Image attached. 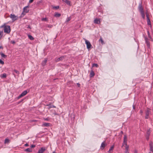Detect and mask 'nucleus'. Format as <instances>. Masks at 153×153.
Wrapping results in <instances>:
<instances>
[{
	"label": "nucleus",
	"mask_w": 153,
	"mask_h": 153,
	"mask_svg": "<svg viewBox=\"0 0 153 153\" xmlns=\"http://www.w3.org/2000/svg\"><path fill=\"white\" fill-rule=\"evenodd\" d=\"M138 9L141 13L142 17L143 19H145V15L143 11V8L142 6V3H140L139 4Z\"/></svg>",
	"instance_id": "nucleus-1"
},
{
	"label": "nucleus",
	"mask_w": 153,
	"mask_h": 153,
	"mask_svg": "<svg viewBox=\"0 0 153 153\" xmlns=\"http://www.w3.org/2000/svg\"><path fill=\"white\" fill-rule=\"evenodd\" d=\"M4 32L5 33H9L10 32V27L9 25H7L5 26V28L4 29Z\"/></svg>",
	"instance_id": "nucleus-2"
},
{
	"label": "nucleus",
	"mask_w": 153,
	"mask_h": 153,
	"mask_svg": "<svg viewBox=\"0 0 153 153\" xmlns=\"http://www.w3.org/2000/svg\"><path fill=\"white\" fill-rule=\"evenodd\" d=\"M84 39L85 41V43L86 45L87 48L88 50L90 49L91 47L92 46V45L90 42L85 39Z\"/></svg>",
	"instance_id": "nucleus-3"
},
{
	"label": "nucleus",
	"mask_w": 153,
	"mask_h": 153,
	"mask_svg": "<svg viewBox=\"0 0 153 153\" xmlns=\"http://www.w3.org/2000/svg\"><path fill=\"white\" fill-rule=\"evenodd\" d=\"M151 113V111L150 109L148 108L147 110L146 111V116L145 117L146 119H148L149 118V116Z\"/></svg>",
	"instance_id": "nucleus-4"
},
{
	"label": "nucleus",
	"mask_w": 153,
	"mask_h": 153,
	"mask_svg": "<svg viewBox=\"0 0 153 153\" xmlns=\"http://www.w3.org/2000/svg\"><path fill=\"white\" fill-rule=\"evenodd\" d=\"M124 145L126 146H127V138L126 135H125L124 136V140L122 147H123Z\"/></svg>",
	"instance_id": "nucleus-5"
},
{
	"label": "nucleus",
	"mask_w": 153,
	"mask_h": 153,
	"mask_svg": "<svg viewBox=\"0 0 153 153\" xmlns=\"http://www.w3.org/2000/svg\"><path fill=\"white\" fill-rule=\"evenodd\" d=\"M145 39L147 47L149 48L150 46V42L149 40V39L147 37L145 36Z\"/></svg>",
	"instance_id": "nucleus-6"
},
{
	"label": "nucleus",
	"mask_w": 153,
	"mask_h": 153,
	"mask_svg": "<svg viewBox=\"0 0 153 153\" xmlns=\"http://www.w3.org/2000/svg\"><path fill=\"white\" fill-rule=\"evenodd\" d=\"M10 17L11 19H12L13 22L17 19V16H16L14 14H11Z\"/></svg>",
	"instance_id": "nucleus-7"
},
{
	"label": "nucleus",
	"mask_w": 153,
	"mask_h": 153,
	"mask_svg": "<svg viewBox=\"0 0 153 153\" xmlns=\"http://www.w3.org/2000/svg\"><path fill=\"white\" fill-rule=\"evenodd\" d=\"M150 147V150L153 152V143L152 141H150L149 143Z\"/></svg>",
	"instance_id": "nucleus-8"
},
{
	"label": "nucleus",
	"mask_w": 153,
	"mask_h": 153,
	"mask_svg": "<svg viewBox=\"0 0 153 153\" xmlns=\"http://www.w3.org/2000/svg\"><path fill=\"white\" fill-rule=\"evenodd\" d=\"M28 8H29L28 6L24 7L23 8V12L26 13H28L29 11V10L28 9Z\"/></svg>",
	"instance_id": "nucleus-9"
},
{
	"label": "nucleus",
	"mask_w": 153,
	"mask_h": 153,
	"mask_svg": "<svg viewBox=\"0 0 153 153\" xmlns=\"http://www.w3.org/2000/svg\"><path fill=\"white\" fill-rule=\"evenodd\" d=\"M45 150L44 147H42L40 149L37 153H43Z\"/></svg>",
	"instance_id": "nucleus-10"
},
{
	"label": "nucleus",
	"mask_w": 153,
	"mask_h": 153,
	"mask_svg": "<svg viewBox=\"0 0 153 153\" xmlns=\"http://www.w3.org/2000/svg\"><path fill=\"white\" fill-rule=\"evenodd\" d=\"M48 59L47 58L45 59L42 62L41 64L42 65L44 66L46 64V63Z\"/></svg>",
	"instance_id": "nucleus-11"
},
{
	"label": "nucleus",
	"mask_w": 153,
	"mask_h": 153,
	"mask_svg": "<svg viewBox=\"0 0 153 153\" xmlns=\"http://www.w3.org/2000/svg\"><path fill=\"white\" fill-rule=\"evenodd\" d=\"M106 146V144L105 143L104 141L101 143L100 148L102 150H103Z\"/></svg>",
	"instance_id": "nucleus-12"
},
{
	"label": "nucleus",
	"mask_w": 153,
	"mask_h": 153,
	"mask_svg": "<svg viewBox=\"0 0 153 153\" xmlns=\"http://www.w3.org/2000/svg\"><path fill=\"white\" fill-rule=\"evenodd\" d=\"M100 21L99 19H96L94 20V23L96 24H100Z\"/></svg>",
	"instance_id": "nucleus-13"
},
{
	"label": "nucleus",
	"mask_w": 153,
	"mask_h": 153,
	"mask_svg": "<svg viewBox=\"0 0 153 153\" xmlns=\"http://www.w3.org/2000/svg\"><path fill=\"white\" fill-rule=\"evenodd\" d=\"M29 92V90L27 91V90H25L23 91L21 94L22 95L23 97L28 92Z\"/></svg>",
	"instance_id": "nucleus-14"
},
{
	"label": "nucleus",
	"mask_w": 153,
	"mask_h": 153,
	"mask_svg": "<svg viewBox=\"0 0 153 153\" xmlns=\"http://www.w3.org/2000/svg\"><path fill=\"white\" fill-rule=\"evenodd\" d=\"M114 145H113L110 148V149L108 151V153H112V151L113 149H114Z\"/></svg>",
	"instance_id": "nucleus-15"
},
{
	"label": "nucleus",
	"mask_w": 153,
	"mask_h": 153,
	"mask_svg": "<svg viewBox=\"0 0 153 153\" xmlns=\"http://www.w3.org/2000/svg\"><path fill=\"white\" fill-rule=\"evenodd\" d=\"M70 117L71 118V120H74L75 117V114L73 113L71 114L70 116Z\"/></svg>",
	"instance_id": "nucleus-16"
},
{
	"label": "nucleus",
	"mask_w": 153,
	"mask_h": 153,
	"mask_svg": "<svg viewBox=\"0 0 153 153\" xmlns=\"http://www.w3.org/2000/svg\"><path fill=\"white\" fill-rule=\"evenodd\" d=\"M64 58V56H61L60 57L58 58L56 60V62H59L60 60H63V59Z\"/></svg>",
	"instance_id": "nucleus-17"
},
{
	"label": "nucleus",
	"mask_w": 153,
	"mask_h": 153,
	"mask_svg": "<svg viewBox=\"0 0 153 153\" xmlns=\"http://www.w3.org/2000/svg\"><path fill=\"white\" fill-rule=\"evenodd\" d=\"M63 1L65 3L68 5L70 6L71 5V2L70 1L68 0H63Z\"/></svg>",
	"instance_id": "nucleus-18"
},
{
	"label": "nucleus",
	"mask_w": 153,
	"mask_h": 153,
	"mask_svg": "<svg viewBox=\"0 0 153 153\" xmlns=\"http://www.w3.org/2000/svg\"><path fill=\"white\" fill-rule=\"evenodd\" d=\"M95 75V73L92 70L91 72L90 73V77H93Z\"/></svg>",
	"instance_id": "nucleus-19"
},
{
	"label": "nucleus",
	"mask_w": 153,
	"mask_h": 153,
	"mask_svg": "<svg viewBox=\"0 0 153 153\" xmlns=\"http://www.w3.org/2000/svg\"><path fill=\"white\" fill-rule=\"evenodd\" d=\"M46 105V106H48L49 107L48 108L49 109L51 108H56V106H54L53 105H52L51 104H47Z\"/></svg>",
	"instance_id": "nucleus-20"
},
{
	"label": "nucleus",
	"mask_w": 153,
	"mask_h": 153,
	"mask_svg": "<svg viewBox=\"0 0 153 153\" xmlns=\"http://www.w3.org/2000/svg\"><path fill=\"white\" fill-rule=\"evenodd\" d=\"M50 123H45L43 124L42 126H50Z\"/></svg>",
	"instance_id": "nucleus-21"
},
{
	"label": "nucleus",
	"mask_w": 153,
	"mask_h": 153,
	"mask_svg": "<svg viewBox=\"0 0 153 153\" xmlns=\"http://www.w3.org/2000/svg\"><path fill=\"white\" fill-rule=\"evenodd\" d=\"M25 151L27 152H31L32 151V149H30V148H27V149H26L25 150Z\"/></svg>",
	"instance_id": "nucleus-22"
},
{
	"label": "nucleus",
	"mask_w": 153,
	"mask_h": 153,
	"mask_svg": "<svg viewBox=\"0 0 153 153\" xmlns=\"http://www.w3.org/2000/svg\"><path fill=\"white\" fill-rule=\"evenodd\" d=\"M61 14L60 13H56L55 14L54 16L57 17H59L61 16Z\"/></svg>",
	"instance_id": "nucleus-23"
},
{
	"label": "nucleus",
	"mask_w": 153,
	"mask_h": 153,
	"mask_svg": "<svg viewBox=\"0 0 153 153\" xmlns=\"http://www.w3.org/2000/svg\"><path fill=\"white\" fill-rule=\"evenodd\" d=\"M28 38L31 40H33L34 39V38L30 35L28 34Z\"/></svg>",
	"instance_id": "nucleus-24"
},
{
	"label": "nucleus",
	"mask_w": 153,
	"mask_h": 153,
	"mask_svg": "<svg viewBox=\"0 0 153 153\" xmlns=\"http://www.w3.org/2000/svg\"><path fill=\"white\" fill-rule=\"evenodd\" d=\"M0 54L1 55V57H4V58H6L7 56L3 53L2 52L0 53Z\"/></svg>",
	"instance_id": "nucleus-25"
},
{
	"label": "nucleus",
	"mask_w": 153,
	"mask_h": 153,
	"mask_svg": "<svg viewBox=\"0 0 153 153\" xmlns=\"http://www.w3.org/2000/svg\"><path fill=\"white\" fill-rule=\"evenodd\" d=\"M10 140L9 139H8L7 138H6L5 139V141H4V143L5 144L8 143H10Z\"/></svg>",
	"instance_id": "nucleus-26"
},
{
	"label": "nucleus",
	"mask_w": 153,
	"mask_h": 153,
	"mask_svg": "<svg viewBox=\"0 0 153 153\" xmlns=\"http://www.w3.org/2000/svg\"><path fill=\"white\" fill-rule=\"evenodd\" d=\"M147 19V24L148 25H150V26H151V23L150 22V19H149L148 18Z\"/></svg>",
	"instance_id": "nucleus-27"
},
{
	"label": "nucleus",
	"mask_w": 153,
	"mask_h": 153,
	"mask_svg": "<svg viewBox=\"0 0 153 153\" xmlns=\"http://www.w3.org/2000/svg\"><path fill=\"white\" fill-rule=\"evenodd\" d=\"M7 75L5 73H4L2 75H1V77L2 78H5L6 77Z\"/></svg>",
	"instance_id": "nucleus-28"
},
{
	"label": "nucleus",
	"mask_w": 153,
	"mask_h": 153,
	"mask_svg": "<svg viewBox=\"0 0 153 153\" xmlns=\"http://www.w3.org/2000/svg\"><path fill=\"white\" fill-rule=\"evenodd\" d=\"M150 129H149L147 131L146 136H149L150 135Z\"/></svg>",
	"instance_id": "nucleus-29"
},
{
	"label": "nucleus",
	"mask_w": 153,
	"mask_h": 153,
	"mask_svg": "<svg viewBox=\"0 0 153 153\" xmlns=\"http://www.w3.org/2000/svg\"><path fill=\"white\" fill-rule=\"evenodd\" d=\"M3 34V31H0V40L1 39V38L2 37Z\"/></svg>",
	"instance_id": "nucleus-30"
},
{
	"label": "nucleus",
	"mask_w": 153,
	"mask_h": 153,
	"mask_svg": "<svg viewBox=\"0 0 153 153\" xmlns=\"http://www.w3.org/2000/svg\"><path fill=\"white\" fill-rule=\"evenodd\" d=\"M41 20L42 21H48V19L47 18H43Z\"/></svg>",
	"instance_id": "nucleus-31"
},
{
	"label": "nucleus",
	"mask_w": 153,
	"mask_h": 153,
	"mask_svg": "<svg viewBox=\"0 0 153 153\" xmlns=\"http://www.w3.org/2000/svg\"><path fill=\"white\" fill-rule=\"evenodd\" d=\"M147 34L148 35V36L149 38L150 39H152V37L150 35V33L149 31H147Z\"/></svg>",
	"instance_id": "nucleus-32"
},
{
	"label": "nucleus",
	"mask_w": 153,
	"mask_h": 153,
	"mask_svg": "<svg viewBox=\"0 0 153 153\" xmlns=\"http://www.w3.org/2000/svg\"><path fill=\"white\" fill-rule=\"evenodd\" d=\"M99 41H100L102 44H104V41H103V39H102V38H101V37L100 39L99 40Z\"/></svg>",
	"instance_id": "nucleus-33"
},
{
	"label": "nucleus",
	"mask_w": 153,
	"mask_h": 153,
	"mask_svg": "<svg viewBox=\"0 0 153 153\" xmlns=\"http://www.w3.org/2000/svg\"><path fill=\"white\" fill-rule=\"evenodd\" d=\"M94 66H95L97 68L98 67L99 65L97 64L94 63L92 65V67H94Z\"/></svg>",
	"instance_id": "nucleus-34"
},
{
	"label": "nucleus",
	"mask_w": 153,
	"mask_h": 153,
	"mask_svg": "<svg viewBox=\"0 0 153 153\" xmlns=\"http://www.w3.org/2000/svg\"><path fill=\"white\" fill-rule=\"evenodd\" d=\"M71 19V18L70 17H68L67 20H66V22H68L69 21H70Z\"/></svg>",
	"instance_id": "nucleus-35"
},
{
	"label": "nucleus",
	"mask_w": 153,
	"mask_h": 153,
	"mask_svg": "<svg viewBox=\"0 0 153 153\" xmlns=\"http://www.w3.org/2000/svg\"><path fill=\"white\" fill-rule=\"evenodd\" d=\"M13 71L14 72H15L16 73L18 74H19V71L16 70H14Z\"/></svg>",
	"instance_id": "nucleus-36"
},
{
	"label": "nucleus",
	"mask_w": 153,
	"mask_h": 153,
	"mask_svg": "<svg viewBox=\"0 0 153 153\" xmlns=\"http://www.w3.org/2000/svg\"><path fill=\"white\" fill-rule=\"evenodd\" d=\"M146 17H147V19H148V18L149 19V15L148 14V13L147 12H146Z\"/></svg>",
	"instance_id": "nucleus-37"
},
{
	"label": "nucleus",
	"mask_w": 153,
	"mask_h": 153,
	"mask_svg": "<svg viewBox=\"0 0 153 153\" xmlns=\"http://www.w3.org/2000/svg\"><path fill=\"white\" fill-rule=\"evenodd\" d=\"M23 96H22V95L21 94H20L18 97H17V99H20V98H21V97H23Z\"/></svg>",
	"instance_id": "nucleus-38"
},
{
	"label": "nucleus",
	"mask_w": 153,
	"mask_h": 153,
	"mask_svg": "<svg viewBox=\"0 0 153 153\" xmlns=\"http://www.w3.org/2000/svg\"><path fill=\"white\" fill-rule=\"evenodd\" d=\"M23 96H22V95L21 94H20L18 97H17V99H20V98H21V97H23Z\"/></svg>",
	"instance_id": "nucleus-39"
},
{
	"label": "nucleus",
	"mask_w": 153,
	"mask_h": 153,
	"mask_svg": "<svg viewBox=\"0 0 153 153\" xmlns=\"http://www.w3.org/2000/svg\"><path fill=\"white\" fill-rule=\"evenodd\" d=\"M126 146L125 148V150H128L129 148V146L128 145H127V146Z\"/></svg>",
	"instance_id": "nucleus-40"
},
{
	"label": "nucleus",
	"mask_w": 153,
	"mask_h": 153,
	"mask_svg": "<svg viewBox=\"0 0 153 153\" xmlns=\"http://www.w3.org/2000/svg\"><path fill=\"white\" fill-rule=\"evenodd\" d=\"M0 63L2 65H3L4 62L1 59H0Z\"/></svg>",
	"instance_id": "nucleus-41"
},
{
	"label": "nucleus",
	"mask_w": 153,
	"mask_h": 153,
	"mask_svg": "<svg viewBox=\"0 0 153 153\" xmlns=\"http://www.w3.org/2000/svg\"><path fill=\"white\" fill-rule=\"evenodd\" d=\"M24 13V12H23L22 13L21 16V17H22L24 15H25V13Z\"/></svg>",
	"instance_id": "nucleus-42"
},
{
	"label": "nucleus",
	"mask_w": 153,
	"mask_h": 153,
	"mask_svg": "<svg viewBox=\"0 0 153 153\" xmlns=\"http://www.w3.org/2000/svg\"><path fill=\"white\" fill-rule=\"evenodd\" d=\"M10 42L13 44H15V42L14 40L11 41Z\"/></svg>",
	"instance_id": "nucleus-43"
},
{
	"label": "nucleus",
	"mask_w": 153,
	"mask_h": 153,
	"mask_svg": "<svg viewBox=\"0 0 153 153\" xmlns=\"http://www.w3.org/2000/svg\"><path fill=\"white\" fill-rule=\"evenodd\" d=\"M35 146H36L35 145L33 144V145H31L30 147L32 148H33L35 147Z\"/></svg>",
	"instance_id": "nucleus-44"
},
{
	"label": "nucleus",
	"mask_w": 153,
	"mask_h": 153,
	"mask_svg": "<svg viewBox=\"0 0 153 153\" xmlns=\"http://www.w3.org/2000/svg\"><path fill=\"white\" fill-rule=\"evenodd\" d=\"M59 8V6H55L53 7V8H55L56 9H58Z\"/></svg>",
	"instance_id": "nucleus-45"
},
{
	"label": "nucleus",
	"mask_w": 153,
	"mask_h": 153,
	"mask_svg": "<svg viewBox=\"0 0 153 153\" xmlns=\"http://www.w3.org/2000/svg\"><path fill=\"white\" fill-rule=\"evenodd\" d=\"M53 27V26L51 25H48V27L49 28H51Z\"/></svg>",
	"instance_id": "nucleus-46"
},
{
	"label": "nucleus",
	"mask_w": 153,
	"mask_h": 153,
	"mask_svg": "<svg viewBox=\"0 0 153 153\" xmlns=\"http://www.w3.org/2000/svg\"><path fill=\"white\" fill-rule=\"evenodd\" d=\"M7 25H5V24L2 25L1 27H4V28H5V26H6Z\"/></svg>",
	"instance_id": "nucleus-47"
},
{
	"label": "nucleus",
	"mask_w": 153,
	"mask_h": 153,
	"mask_svg": "<svg viewBox=\"0 0 153 153\" xmlns=\"http://www.w3.org/2000/svg\"><path fill=\"white\" fill-rule=\"evenodd\" d=\"M124 153H129L128 150H125Z\"/></svg>",
	"instance_id": "nucleus-48"
},
{
	"label": "nucleus",
	"mask_w": 153,
	"mask_h": 153,
	"mask_svg": "<svg viewBox=\"0 0 153 153\" xmlns=\"http://www.w3.org/2000/svg\"><path fill=\"white\" fill-rule=\"evenodd\" d=\"M24 100V99H22L18 103V104H19L21 102H22V101H23Z\"/></svg>",
	"instance_id": "nucleus-49"
},
{
	"label": "nucleus",
	"mask_w": 153,
	"mask_h": 153,
	"mask_svg": "<svg viewBox=\"0 0 153 153\" xmlns=\"http://www.w3.org/2000/svg\"><path fill=\"white\" fill-rule=\"evenodd\" d=\"M146 140H148L149 139V136H146Z\"/></svg>",
	"instance_id": "nucleus-50"
},
{
	"label": "nucleus",
	"mask_w": 153,
	"mask_h": 153,
	"mask_svg": "<svg viewBox=\"0 0 153 153\" xmlns=\"http://www.w3.org/2000/svg\"><path fill=\"white\" fill-rule=\"evenodd\" d=\"M33 0H30L29 1V3H32L33 1Z\"/></svg>",
	"instance_id": "nucleus-51"
},
{
	"label": "nucleus",
	"mask_w": 153,
	"mask_h": 153,
	"mask_svg": "<svg viewBox=\"0 0 153 153\" xmlns=\"http://www.w3.org/2000/svg\"><path fill=\"white\" fill-rule=\"evenodd\" d=\"M143 113V110H140V113L141 114H142Z\"/></svg>",
	"instance_id": "nucleus-52"
},
{
	"label": "nucleus",
	"mask_w": 153,
	"mask_h": 153,
	"mask_svg": "<svg viewBox=\"0 0 153 153\" xmlns=\"http://www.w3.org/2000/svg\"><path fill=\"white\" fill-rule=\"evenodd\" d=\"M77 85H78V87H79L80 86V84L79 83H77Z\"/></svg>",
	"instance_id": "nucleus-53"
},
{
	"label": "nucleus",
	"mask_w": 153,
	"mask_h": 153,
	"mask_svg": "<svg viewBox=\"0 0 153 153\" xmlns=\"http://www.w3.org/2000/svg\"><path fill=\"white\" fill-rule=\"evenodd\" d=\"M44 120L46 121H48L49 120V119L48 118H44Z\"/></svg>",
	"instance_id": "nucleus-54"
},
{
	"label": "nucleus",
	"mask_w": 153,
	"mask_h": 153,
	"mask_svg": "<svg viewBox=\"0 0 153 153\" xmlns=\"http://www.w3.org/2000/svg\"><path fill=\"white\" fill-rule=\"evenodd\" d=\"M133 109H135V106H134V105H133Z\"/></svg>",
	"instance_id": "nucleus-55"
},
{
	"label": "nucleus",
	"mask_w": 153,
	"mask_h": 153,
	"mask_svg": "<svg viewBox=\"0 0 153 153\" xmlns=\"http://www.w3.org/2000/svg\"><path fill=\"white\" fill-rule=\"evenodd\" d=\"M134 153H138L137 151L136 150H135L134 151Z\"/></svg>",
	"instance_id": "nucleus-56"
},
{
	"label": "nucleus",
	"mask_w": 153,
	"mask_h": 153,
	"mask_svg": "<svg viewBox=\"0 0 153 153\" xmlns=\"http://www.w3.org/2000/svg\"><path fill=\"white\" fill-rule=\"evenodd\" d=\"M25 146H29V145H28V144L27 143H26V144H25Z\"/></svg>",
	"instance_id": "nucleus-57"
},
{
	"label": "nucleus",
	"mask_w": 153,
	"mask_h": 153,
	"mask_svg": "<svg viewBox=\"0 0 153 153\" xmlns=\"http://www.w3.org/2000/svg\"><path fill=\"white\" fill-rule=\"evenodd\" d=\"M3 47L2 46H1L0 47V48L1 49H3Z\"/></svg>",
	"instance_id": "nucleus-58"
},
{
	"label": "nucleus",
	"mask_w": 153,
	"mask_h": 153,
	"mask_svg": "<svg viewBox=\"0 0 153 153\" xmlns=\"http://www.w3.org/2000/svg\"><path fill=\"white\" fill-rule=\"evenodd\" d=\"M27 28H31L30 27V25H29L28 26V27H27Z\"/></svg>",
	"instance_id": "nucleus-59"
},
{
	"label": "nucleus",
	"mask_w": 153,
	"mask_h": 153,
	"mask_svg": "<svg viewBox=\"0 0 153 153\" xmlns=\"http://www.w3.org/2000/svg\"><path fill=\"white\" fill-rule=\"evenodd\" d=\"M121 132L122 134H123V132L122 131H121Z\"/></svg>",
	"instance_id": "nucleus-60"
},
{
	"label": "nucleus",
	"mask_w": 153,
	"mask_h": 153,
	"mask_svg": "<svg viewBox=\"0 0 153 153\" xmlns=\"http://www.w3.org/2000/svg\"><path fill=\"white\" fill-rule=\"evenodd\" d=\"M53 153H55V152H53Z\"/></svg>",
	"instance_id": "nucleus-61"
},
{
	"label": "nucleus",
	"mask_w": 153,
	"mask_h": 153,
	"mask_svg": "<svg viewBox=\"0 0 153 153\" xmlns=\"http://www.w3.org/2000/svg\"><path fill=\"white\" fill-rule=\"evenodd\" d=\"M149 153H151L150 152H149Z\"/></svg>",
	"instance_id": "nucleus-62"
}]
</instances>
